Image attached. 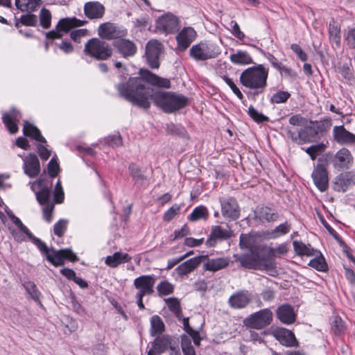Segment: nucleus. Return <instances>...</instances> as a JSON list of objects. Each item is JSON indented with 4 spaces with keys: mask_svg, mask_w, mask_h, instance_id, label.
Wrapping results in <instances>:
<instances>
[{
    "mask_svg": "<svg viewBox=\"0 0 355 355\" xmlns=\"http://www.w3.org/2000/svg\"><path fill=\"white\" fill-rule=\"evenodd\" d=\"M139 76H120V82L115 85L119 96L126 101L143 109L150 107V99L155 105L166 113H173L184 108L188 105V98L185 96L170 92H154L146 85L168 89L170 80L158 76L146 69H140Z\"/></svg>",
    "mask_w": 355,
    "mask_h": 355,
    "instance_id": "obj_1",
    "label": "nucleus"
},
{
    "mask_svg": "<svg viewBox=\"0 0 355 355\" xmlns=\"http://www.w3.org/2000/svg\"><path fill=\"white\" fill-rule=\"evenodd\" d=\"M269 69L263 64H257L245 69L240 75L241 84L254 92V94L263 92L267 86Z\"/></svg>",
    "mask_w": 355,
    "mask_h": 355,
    "instance_id": "obj_2",
    "label": "nucleus"
},
{
    "mask_svg": "<svg viewBox=\"0 0 355 355\" xmlns=\"http://www.w3.org/2000/svg\"><path fill=\"white\" fill-rule=\"evenodd\" d=\"M239 246L241 249L249 250L250 252L234 255L236 261H239L241 266L245 268L257 270L263 245L255 244L254 238L251 235L241 234Z\"/></svg>",
    "mask_w": 355,
    "mask_h": 355,
    "instance_id": "obj_3",
    "label": "nucleus"
},
{
    "mask_svg": "<svg viewBox=\"0 0 355 355\" xmlns=\"http://www.w3.org/2000/svg\"><path fill=\"white\" fill-rule=\"evenodd\" d=\"M331 126L329 121H311L309 125H305L297 133L290 129L286 130L287 137L293 141L303 144L315 141L320 134L327 132Z\"/></svg>",
    "mask_w": 355,
    "mask_h": 355,
    "instance_id": "obj_4",
    "label": "nucleus"
},
{
    "mask_svg": "<svg viewBox=\"0 0 355 355\" xmlns=\"http://www.w3.org/2000/svg\"><path fill=\"white\" fill-rule=\"evenodd\" d=\"M288 248L286 244L282 243L277 248H267L263 245L257 270H271L275 268V258L286 254Z\"/></svg>",
    "mask_w": 355,
    "mask_h": 355,
    "instance_id": "obj_5",
    "label": "nucleus"
},
{
    "mask_svg": "<svg viewBox=\"0 0 355 355\" xmlns=\"http://www.w3.org/2000/svg\"><path fill=\"white\" fill-rule=\"evenodd\" d=\"M220 53V47L209 41L200 42L189 50V55L196 61H205L216 58Z\"/></svg>",
    "mask_w": 355,
    "mask_h": 355,
    "instance_id": "obj_6",
    "label": "nucleus"
},
{
    "mask_svg": "<svg viewBox=\"0 0 355 355\" xmlns=\"http://www.w3.org/2000/svg\"><path fill=\"white\" fill-rule=\"evenodd\" d=\"M84 52L95 60H105L112 56V49L106 42L98 38H92L85 44Z\"/></svg>",
    "mask_w": 355,
    "mask_h": 355,
    "instance_id": "obj_7",
    "label": "nucleus"
},
{
    "mask_svg": "<svg viewBox=\"0 0 355 355\" xmlns=\"http://www.w3.org/2000/svg\"><path fill=\"white\" fill-rule=\"evenodd\" d=\"M85 20H80L76 17L62 18L58 22L55 29L46 33V40L53 43V40L62 39L64 33H67L71 29L85 25Z\"/></svg>",
    "mask_w": 355,
    "mask_h": 355,
    "instance_id": "obj_8",
    "label": "nucleus"
},
{
    "mask_svg": "<svg viewBox=\"0 0 355 355\" xmlns=\"http://www.w3.org/2000/svg\"><path fill=\"white\" fill-rule=\"evenodd\" d=\"M272 320V311L269 309H263L250 315L245 318L244 323L248 327L261 329L268 326Z\"/></svg>",
    "mask_w": 355,
    "mask_h": 355,
    "instance_id": "obj_9",
    "label": "nucleus"
},
{
    "mask_svg": "<svg viewBox=\"0 0 355 355\" xmlns=\"http://www.w3.org/2000/svg\"><path fill=\"white\" fill-rule=\"evenodd\" d=\"M157 29L165 34H175L180 28V20L175 15L168 12L156 20Z\"/></svg>",
    "mask_w": 355,
    "mask_h": 355,
    "instance_id": "obj_10",
    "label": "nucleus"
},
{
    "mask_svg": "<svg viewBox=\"0 0 355 355\" xmlns=\"http://www.w3.org/2000/svg\"><path fill=\"white\" fill-rule=\"evenodd\" d=\"M164 51L163 44L157 40H149L146 45V57L152 69L159 67V58Z\"/></svg>",
    "mask_w": 355,
    "mask_h": 355,
    "instance_id": "obj_11",
    "label": "nucleus"
},
{
    "mask_svg": "<svg viewBox=\"0 0 355 355\" xmlns=\"http://www.w3.org/2000/svg\"><path fill=\"white\" fill-rule=\"evenodd\" d=\"M127 31L123 27L112 22H105L99 25L98 35L102 39L111 40L125 36Z\"/></svg>",
    "mask_w": 355,
    "mask_h": 355,
    "instance_id": "obj_12",
    "label": "nucleus"
},
{
    "mask_svg": "<svg viewBox=\"0 0 355 355\" xmlns=\"http://www.w3.org/2000/svg\"><path fill=\"white\" fill-rule=\"evenodd\" d=\"M222 215L229 220H235L240 216L239 207L236 200L232 197L220 198Z\"/></svg>",
    "mask_w": 355,
    "mask_h": 355,
    "instance_id": "obj_13",
    "label": "nucleus"
},
{
    "mask_svg": "<svg viewBox=\"0 0 355 355\" xmlns=\"http://www.w3.org/2000/svg\"><path fill=\"white\" fill-rule=\"evenodd\" d=\"M233 232L230 227L223 228L220 225H214L211 228V232L206 241V245L208 248L214 247L218 241H225L230 239Z\"/></svg>",
    "mask_w": 355,
    "mask_h": 355,
    "instance_id": "obj_14",
    "label": "nucleus"
},
{
    "mask_svg": "<svg viewBox=\"0 0 355 355\" xmlns=\"http://www.w3.org/2000/svg\"><path fill=\"white\" fill-rule=\"evenodd\" d=\"M52 254L49 253L46 257V259L55 266H60L64 263V260L68 259L71 261L78 260L77 256L70 249H62L60 250H51Z\"/></svg>",
    "mask_w": 355,
    "mask_h": 355,
    "instance_id": "obj_15",
    "label": "nucleus"
},
{
    "mask_svg": "<svg viewBox=\"0 0 355 355\" xmlns=\"http://www.w3.org/2000/svg\"><path fill=\"white\" fill-rule=\"evenodd\" d=\"M252 297V293L248 290H239L229 297L228 304L234 309H244L251 302Z\"/></svg>",
    "mask_w": 355,
    "mask_h": 355,
    "instance_id": "obj_16",
    "label": "nucleus"
},
{
    "mask_svg": "<svg viewBox=\"0 0 355 355\" xmlns=\"http://www.w3.org/2000/svg\"><path fill=\"white\" fill-rule=\"evenodd\" d=\"M156 281L154 275H141L134 280V286L138 290L137 294L152 295Z\"/></svg>",
    "mask_w": 355,
    "mask_h": 355,
    "instance_id": "obj_17",
    "label": "nucleus"
},
{
    "mask_svg": "<svg viewBox=\"0 0 355 355\" xmlns=\"http://www.w3.org/2000/svg\"><path fill=\"white\" fill-rule=\"evenodd\" d=\"M196 31L192 27H184L176 35L175 39L179 50L185 51L195 40Z\"/></svg>",
    "mask_w": 355,
    "mask_h": 355,
    "instance_id": "obj_18",
    "label": "nucleus"
},
{
    "mask_svg": "<svg viewBox=\"0 0 355 355\" xmlns=\"http://www.w3.org/2000/svg\"><path fill=\"white\" fill-rule=\"evenodd\" d=\"M312 178L316 187L321 191H325L328 188V173L323 164H318L313 173Z\"/></svg>",
    "mask_w": 355,
    "mask_h": 355,
    "instance_id": "obj_19",
    "label": "nucleus"
},
{
    "mask_svg": "<svg viewBox=\"0 0 355 355\" xmlns=\"http://www.w3.org/2000/svg\"><path fill=\"white\" fill-rule=\"evenodd\" d=\"M352 161L353 157L350 151L345 148H342L335 154L331 162L336 168L343 169L349 168Z\"/></svg>",
    "mask_w": 355,
    "mask_h": 355,
    "instance_id": "obj_20",
    "label": "nucleus"
},
{
    "mask_svg": "<svg viewBox=\"0 0 355 355\" xmlns=\"http://www.w3.org/2000/svg\"><path fill=\"white\" fill-rule=\"evenodd\" d=\"M84 14L89 19H100L105 12V6L98 1H88L84 5Z\"/></svg>",
    "mask_w": 355,
    "mask_h": 355,
    "instance_id": "obj_21",
    "label": "nucleus"
},
{
    "mask_svg": "<svg viewBox=\"0 0 355 355\" xmlns=\"http://www.w3.org/2000/svg\"><path fill=\"white\" fill-rule=\"evenodd\" d=\"M273 334L276 339L284 346L287 347H297L298 342L294 334L285 328L275 329Z\"/></svg>",
    "mask_w": 355,
    "mask_h": 355,
    "instance_id": "obj_22",
    "label": "nucleus"
},
{
    "mask_svg": "<svg viewBox=\"0 0 355 355\" xmlns=\"http://www.w3.org/2000/svg\"><path fill=\"white\" fill-rule=\"evenodd\" d=\"M23 169L24 173L30 178L37 176L40 172V164L37 157L30 153L24 158Z\"/></svg>",
    "mask_w": 355,
    "mask_h": 355,
    "instance_id": "obj_23",
    "label": "nucleus"
},
{
    "mask_svg": "<svg viewBox=\"0 0 355 355\" xmlns=\"http://www.w3.org/2000/svg\"><path fill=\"white\" fill-rule=\"evenodd\" d=\"M114 46L125 58L134 56L137 51L136 44L131 40L120 39L114 42Z\"/></svg>",
    "mask_w": 355,
    "mask_h": 355,
    "instance_id": "obj_24",
    "label": "nucleus"
},
{
    "mask_svg": "<svg viewBox=\"0 0 355 355\" xmlns=\"http://www.w3.org/2000/svg\"><path fill=\"white\" fill-rule=\"evenodd\" d=\"M355 184V175L352 171L340 173L334 182V190L345 191L349 186Z\"/></svg>",
    "mask_w": 355,
    "mask_h": 355,
    "instance_id": "obj_25",
    "label": "nucleus"
},
{
    "mask_svg": "<svg viewBox=\"0 0 355 355\" xmlns=\"http://www.w3.org/2000/svg\"><path fill=\"white\" fill-rule=\"evenodd\" d=\"M334 140L340 144H352L355 142V135L347 131L343 125L334 126L333 129Z\"/></svg>",
    "mask_w": 355,
    "mask_h": 355,
    "instance_id": "obj_26",
    "label": "nucleus"
},
{
    "mask_svg": "<svg viewBox=\"0 0 355 355\" xmlns=\"http://www.w3.org/2000/svg\"><path fill=\"white\" fill-rule=\"evenodd\" d=\"M175 343H173L171 338L168 335L158 336L155 338L152 343L150 349L157 352V354H162L168 349H174Z\"/></svg>",
    "mask_w": 355,
    "mask_h": 355,
    "instance_id": "obj_27",
    "label": "nucleus"
},
{
    "mask_svg": "<svg viewBox=\"0 0 355 355\" xmlns=\"http://www.w3.org/2000/svg\"><path fill=\"white\" fill-rule=\"evenodd\" d=\"M203 259H205L203 256L191 258L179 265L175 268V271L179 276L187 275L193 271L200 264Z\"/></svg>",
    "mask_w": 355,
    "mask_h": 355,
    "instance_id": "obj_28",
    "label": "nucleus"
},
{
    "mask_svg": "<svg viewBox=\"0 0 355 355\" xmlns=\"http://www.w3.org/2000/svg\"><path fill=\"white\" fill-rule=\"evenodd\" d=\"M277 316L282 323L286 324H293L296 318L293 308L287 304H282L278 307Z\"/></svg>",
    "mask_w": 355,
    "mask_h": 355,
    "instance_id": "obj_29",
    "label": "nucleus"
},
{
    "mask_svg": "<svg viewBox=\"0 0 355 355\" xmlns=\"http://www.w3.org/2000/svg\"><path fill=\"white\" fill-rule=\"evenodd\" d=\"M20 117L21 114L15 108L12 109L9 113L3 114V122L11 134H15L18 131L17 122Z\"/></svg>",
    "mask_w": 355,
    "mask_h": 355,
    "instance_id": "obj_30",
    "label": "nucleus"
},
{
    "mask_svg": "<svg viewBox=\"0 0 355 355\" xmlns=\"http://www.w3.org/2000/svg\"><path fill=\"white\" fill-rule=\"evenodd\" d=\"M206 261L203 263V268L206 270L216 272L226 268L230 263V260L226 257H218L209 259L205 257Z\"/></svg>",
    "mask_w": 355,
    "mask_h": 355,
    "instance_id": "obj_31",
    "label": "nucleus"
},
{
    "mask_svg": "<svg viewBox=\"0 0 355 355\" xmlns=\"http://www.w3.org/2000/svg\"><path fill=\"white\" fill-rule=\"evenodd\" d=\"M131 260V257L127 253L116 252L112 255L105 258V263L111 268H116L119 264L127 263Z\"/></svg>",
    "mask_w": 355,
    "mask_h": 355,
    "instance_id": "obj_32",
    "label": "nucleus"
},
{
    "mask_svg": "<svg viewBox=\"0 0 355 355\" xmlns=\"http://www.w3.org/2000/svg\"><path fill=\"white\" fill-rule=\"evenodd\" d=\"M23 132L24 135L31 137L37 141L41 143H46V139L41 135L40 130L33 124L25 121L23 128Z\"/></svg>",
    "mask_w": 355,
    "mask_h": 355,
    "instance_id": "obj_33",
    "label": "nucleus"
},
{
    "mask_svg": "<svg viewBox=\"0 0 355 355\" xmlns=\"http://www.w3.org/2000/svg\"><path fill=\"white\" fill-rule=\"evenodd\" d=\"M42 3V0H15V6L21 12L35 11Z\"/></svg>",
    "mask_w": 355,
    "mask_h": 355,
    "instance_id": "obj_34",
    "label": "nucleus"
},
{
    "mask_svg": "<svg viewBox=\"0 0 355 355\" xmlns=\"http://www.w3.org/2000/svg\"><path fill=\"white\" fill-rule=\"evenodd\" d=\"M256 217L261 221H275L277 220L279 215L275 212L271 208L268 207H261L256 212Z\"/></svg>",
    "mask_w": 355,
    "mask_h": 355,
    "instance_id": "obj_35",
    "label": "nucleus"
},
{
    "mask_svg": "<svg viewBox=\"0 0 355 355\" xmlns=\"http://www.w3.org/2000/svg\"><path fill=\"white\" fill-rule=\"evenodd\" d=\"M230 60L236 64L245 65L252 64L253 60L252 57L245 51H239L236 53L230 55Z\"/></svg>",
    "mask_w": 355,
    "mask_h": 355,
    "instance_id": "obj_36",
    "label": "nucleus"
},
{
    "mask_svg": "<svg viewBox=\"0 0 355 355\" xmlns=\"http://www.w3.org/2000/svg\"><path fill=\"white\" fill-rule=\"evenodd\" d=\"M293 245L296 254L301 256H313L317 252L311 245H306L302 241H294Z\"/></svg>",
    "mask_w": 355,
    "mask_h": 355,
    "instance_id": "obj_37",
    "label": "nucleus"
},
{
    "mask_svg": "<svg viewBox=\"0 0 355 355\" xmlns=\"http://www.w3.org/2000/svg\"><path fill=\"white\" fill-rule=\"evenodd\" d=\"M164 330L165 325L162 318L157 315H153L150 318V335L155 336L162 334Z\"/></svg>",
    "mask_w": 355,
    "mask_h": 355,
    "instance_id": "obj_38",
    "label": "nucleus"
},
{
    "mask_svg": "<svg viewBox=\"0 0 355 355\" xmlns=\"http://www.w3.org/2000/svg\"><path fill=\"white\" fill-rule=\"evenodd\" d=\"M164 302L169 311L173 313L178 320H180L182 313L179 300L176 297H168L164 299Z\"/></svg>",
    "mask_w": 355,
    "mask_h": 355,
    "instance_id": "obj_39",
    "label": "nucleus"
},
{
    "mask_svg": "<svg viewBox=\"0 0 355 355\" xmlns=\"http://www.w3.org/2000/svg\"><path fill=\"white\" fill-rule=\"evenodd\" d=\"M209 216V211L206 207L200 205L194 208L188 216L190 221H197L200 219L207 220Z\"/></svg>",
    "mask_w": 355,
    "mask_h": 355,
    "instance_id": "obj_40",
    "label": "nucleus"
},
{
    "mask_svg": "<svg viewBox=\"0 0 355 355\" xmlns=\"http://www.w3.org/2000/svg\"><path fill=\"white\" fill-rule=\"evenodd\" d=\"M340 26L333 20L329 23V35L331 42L334 43L336 46L340 44Z\"/></svg>",
    "mask_w": 355,
    "mask_h": 355,
    "instance_id": "obj_41",
    "label": "nucleus"
},
{
    "mask_svg": "<svg viewBox=\"0 0 355 355\" xmlns=\"http://www.w3.org/2000/svg\"><path fill=\"white\" fill-rule=\"evenodd\" d=\"M128 171L130 175L135 183H141L144 180H146V176L144 174L141 168L135 163H131L129 165Z\"/></svg>",
    "mask_w": 355,
    "mask_h": 355,
    "instance_id": "obj_42",
    "label": "nucleus"
},
{
    "mask_svg": "<svg viewBox=\"0 0 355 355\" xmlns=\"http://www.w3.org/2000/svg\"><path fill=\"white\" fill-rule=\"evenodd\" d=\"M25 290L26 291L27 293L31 296V297L34 300L35 302H38L40 304H41L40 302V297L41 293L38 291L36 285L34 282L28 281L24 283L23 284Z\"/></svg>",
    "mask_w": 355,
    "mask_h": 355,
    "instance_id": "obj_43",
    "label": "nucleus"
},
{
    "mask_svg": "<svg viewBox=\"0 0 355 355\" xmlns=\"http://www.w3.org/2000/svg\"><path fill=\"white\" fill-rule=\"evenodd\" d=\"M157 291L160 297L168 295L173 293L174 285L166 280L162 281L157 284Z\"/></svg>",
    "mask_w": 355,
    "mask_h": 355,
    "instance_id": "obj_44",
    "label": "nucleus"
},
{
    "mask_svg": "<svg viewBox=\"0 0 355 355\" xmlns=\"http://www.w3.org/2000/svg\"><path fill=\"white\" fill-rule=\"evenodd\" d=\"M320 255L309 261V266L316 269L318 271H325L327 269V265L322 254L318 252Z\"/></svg>",
    "mask_w": 355,
    "mask_h": 355,
    "instance_id": "obj_45",
    "label": "nucleus"
},
{
    "mask_svg": "<svg viewBox=\"0 0 355 355\" xmlns=\"http://www.w3.org/2000/svg\"><path fill=\"white\" fill-rule=\"evenodd\" d=\"M36 198L40 205L51 204L49 202V198L51 196L50 189L47 187H42L36 193Z\"/></svg>",
    "mask_w": 355,
    "mask_h": 355,
    "instance_id": "obj_46",
    "label": "nucleus"
},
{
    "mask_svg": "<svg viewBox=\"0 0 355 355\" xmlns=\"http://www.w3.org/2000/svg\"><path fill=\"white\" fill-rule=\"evenodd\" d=\"M40 24L44 28H49L51 24V12L46 8H42L40 12Z\"/></svg>",
    "mask_w": 355,
    "mask_h": 355,
    "instance_id": "obj_47",
    "label": "nucleus"
},
{
    "mask_svg": "<svg viewBox=\"0 0 355 355\" xmlns=\"http://www.w3.org/2000/svg\"><path fill=\"white\" fill-rule=\"evenodd\" d=\"M291 94L285 91H279L273 94L270 98V103L273 104H279L286 103L290 98Z\"/></svg>",
    "mask_w": 355,
    "mask_h": 355,
    "instance_id": "obj_48",
    "label": "nucleus"
},
{
    "mask_svg": "<svg viewBox=\"0 0 355 355\" xmlns=\"http://www.w3.org/2000/svg\"><path fill=\"white\" fill-rule=\"evenodd\" d=\"M55 44L56 45L61 51H62L65 53H70L73 51V46L71 44L70 42L67 40H62L60 43H58L55 40H53V43L49 42L47 40L46 43V49H48L49 45Z\"/></svg>",
    "mask_w": 355,
    "mask_h": 355,
    "instance_id": "obj_49",
    "label": "nucleus"
},
{
    "mask_svg": "<svg viewBox=\"0 0 355 355\" xmlns=\"http://www.w3.org/2000/svg\"><path fill=\"white\" fill-rule=\"evenodd\" d=\"M248 113L249 116L257 123H263L269 121V118L268 116L259 112L252 105L249 107Z\"/></svg>",
    "mask_w": 355,
    "mask_h": 355,
    "instance_id": "obj_50",
    "label": "nucleus"
},
{
    "mask_svg": "<svg viewBox=\"0 0 355 355\" xmlns=\"http://www.w3.org/2000/svg\"><path fill=\"white\" fill-rule=\"evenodd\" d=\"M325 149V145L323 144H318L312 145L306 148V152L309 155L312 160H314L316 157L322 153Z\"/></svg>",
    "mask_w": 355,
    "mask_h": 355,
    "instance_id": "obj_51",
    "label": "nucleus"
},
{
    "mask_svg": "<svg viewBox=\"0 0 355 355\" xmlns=\"http://www.w3.org/2000/svg\"><path fill=\"white\" fill-rule=\"evenodd\" d=\"M291 230V225L288 224L287 222H285L284 223L280 224L277 227L275 228L274 230L272 232V238H277L279 236H281L282 235H284L289 232Z\"/></svg>",
    "mask_w": 355,
    "mask_h": 355,
    "instance_id": "obj_52",
    "label": "nucleus"
},
{
    "mask_svg": "<svg viewBox=\"0 0 355 355\" xmlns=\"http://www.w3.org/2000/svg\"><path fill=\"white\" fill-rule=\"evenodd\" d=\"M180 210V206L178 204H174L163 215V220L166 222L171 221L176 215H178Z\"/></svg>",
    "mask_w": 355,
    "mask_h": 355,
    "instance_id": "obj_53",
    "label": "nucleus"
},
{
    "mask_svg": "<svg viewBox=\"0 0 355 355\" xmlns=\"http://www.w3.org/2000/svg\"><path fill=\"white\" fill-rule=\"evenodd\" d=\"M28 239L37 247V248L46 256L51 250H49L46 243L40 239L35 236L32 233L30 234Z\"/></svg>",
    "mask_w": 355,
    "mask_h": 355,
    "instance_id": "obj_54",
    "label": "nucleus"
},
{
    "mask_svg": "<svg viewBox=\"0 0 355 355\" xmlns=\"http://www.w3.org/2000/svg\"><path fill=\"white\" fill-rule=\"evenodd\" d=\"M67 223H68V221L65 219L59 220L54 225V227H53L54 234L56 236L61 237L64 234V233L65 232V231L67 230Z\"/></svg>",
    "mask_w": 355,
    "mask_h": 355,
    "instance_id": "obj_55",
    "label": "nucleus"
},
{
    "mask_svg": "<svg viewBox=\"0 0 355 355\" xmlns=\"http://www.w3.org/2000/svg\"><path fill=\"white\" fill-rule=\"evenodd\" d=\"M20 22L29 26H35L37 24V17L33 14L23 15L20 17Z\"/></svg>",
    "mask_w": 355,
    "mask_h": 355,
    "instance_id": "obj_56",
    "label": "nucleus"
},
{
    "mask_svg": "<svg viewBox=\"0 0 355 355\" xmlns=\"http://www.w3.org/2000/svg\"><path fill=\"white\" fill-rule=\"evenodd\" d=\"M105 143L112 147L120 146L122 145V138L119 133L108 136L105 139Z\"/></svg>",
    "mask_w": 355,
    "mask_h": 355,
    "instance_id": "obj_57",
    "label": "nucleus"
},
{
    "mask_svg": "<svg viewBox=\"0 0 355 355\" xmlns=\"http://www.w3.org/2000/svg\"><path fill=\"white\" fill-rule=\"evenodd\" d=\"M223 80L226 84L231 88L233 93L240 99L242 100L244 96L240 89L236 87L233 80L229 77L224 76L223 77Z\"/></svg>",
    "mask_w": 355,
    "mask_h": 355,
    "instance_id": "obj_58",
    "label": "nucleus"
},
{
    "mask_svg": "<svg viewBox=\"0 0 355 355\" xmlns=\"http://www.w3.org/2000/svg\"><path fill=\"white\" fill-rule=\"evenodd\" d=\"M10 218L11 219V220L13 222V223L17 225L19 229L25 234L28 237L30 236V234H31V232H30V230L28 229V227L26 226H25L22 222L21 221V220L15 216V215L12 214V215H10Z\"/></svg>",
    "mask_w": 355,
    "mask_h": 355,
    "instance_id": "obj_59",
    "label": "nucleus"
},
{
    "mask_svg": "<svg viewBox=\"0 0 355 355\" xmlns=\"http://www.w3.org/2000/svg\"><path fill=\"white\" fill-rule=\"evenodd\" d=\"M42 209L43 218L47 223H51L53 219V211L54 209V205L53 203L44 205Z\"/></svg>",
    "mask_w": 355,
    "mask_h": 355,
    "instance_id": "obj_60",
    "label": "nucleus"
},
{
    "mask_svg": "<svg viewBox=\"0 0 355 355\" xmlns=\"http://www.w3.org/2000/svg\"><path fill=\"white\" fill-rule=\"evenodd\" d=\"M60 167L58 162L54 159H51L48 164L49 175L51 178H55L58 175Z\"/></svg>",
    "mask_w": 355,
    "mask_h": 355,
    "instance_id": "obj_61",
    "label": "nucleus"
},
{
    "mask_svg": "<svg viewBox=\"0 0 355 355\" xmlns=\"http://www.w3.org/2000/svg\"><path fill=\"white\" fill-rule=\"evenodd\" d=\"M331 327L336 334H339L345 329L344 322L340 318L335 317L332 322Z\"/></svg>",
    "mask_w": 355,
    "mask_h": 355,
    "instance_id": "obj_62",
    "label": "nucleus"
},
{
    "mask_svg": "<svg viewBox=\"0 0 355 355\" xmlns=\"http://www.w3.org/2000/svg\"><path fill=\"white\" fill-rule=\"evenodd\" d=\"M88 31L85 28L72 31L70 33L71 38L76 42H80V39L87 35Z\"/></svg>",
    "mask_w": 355,
    "mask_h": 355,
    "instance_id": "obj_63",
    "label": "nucleus"
},
{
    "mask_svg": "<svg viewBox=\"0 0 355 355\" xmlns=\"http://www.w3.org/2000/svg\"><path fill=\"white\" fill-rule=\"evenodd\" d=\"M345 40L350 47L355 49V28L348 31Z\"/></svg>",
    "mask_w": 355,
    "mask_h": 355,
    "instance_id": "obj_64",
    "label": "nucleus"
}]
</instances>
